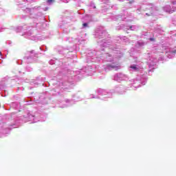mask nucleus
Here are the masks:
<instances>
[{"label":"nucleus","mask_w":176,"mask_h":176,"mask_svg":"<svg viewBox=\"0 0 176 176\" xmlns=\"http://www.w3.org/2000/svg\"><path fill=\"white\" fill-rule=\"evenodd\" d=\"M131 68L133 70V71H138V66L133 65L131 66Z\"/></svg>","instance_id":"nucleus-1"},{"label":"nucleus","mask_w":176,"mask_h":176,"mask_svg":"<svg viewBox=\"0 0 176 176\" xmlns=\"http://www.w3.org/2000/svg\"><path fill=\"white\" fill-rule=\"evenodd\" d=\"M119 78H121L120 80H124V79H126V76L123 74H119Z\"/></svg>","instance_id":"nucleus-2"},{"label":"nucleus","mask_w":176,"mask_h":176,"mask_svg":"<svg viewBox=\"0 0 176 176\" xmlns=\"http://www.w3.org/2000/svg\"><path fill=\"white\" fill-rule=\"evenodd\" d=\"M83 27H87V23H83Z\"/></svg>","instance_id":"nucleus-3"},{"label":"nucleus","mask_w":176,"mask_h":176,"mask_svg":"<svg viewBox=\"0 0 176 176\" xmlns=\"http://www.w3.org/2000/svg\"><path fill=\"white\" fill-rule=\"evenodd\" d=\"M52 2H53V1H48V3L50 5V3H52Z\"/></svg>","instance_id":"nucleus-4"},{"label":"nucleus","mask_w":176,"mask_h":176,"mask_svg":"<svg viewBox=\"0 0 176 176\" xmlns=\"http://www.w3.org/2000/svg\"><path fill=\"white\" fill-rule=\"evenodd\" d=\"M172 54H175V53H174V52H172Z\"/></svg>","instance_id":"nucleus-5"},{"label":"nucleus","mask_w":176,"mask_h":176,"mask_svg":"<svg viewBox=\"0 0 176 176\" xmlns=\"http://www.w3.org/2000/svg\"><path fill=\"white\" fill-rule=\"evenodd\" d=\"M48 1H53V0H48Z\"/></svg>","instance_id":"nucleus-6"}]
</instances>
